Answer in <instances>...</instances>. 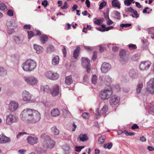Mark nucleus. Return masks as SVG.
<instances>
[{"mask_svg":"<svg viewBox=\"0 0 154 154\" xmlns=\"http://www.w3.org/2000/svg\"><path fill=\"white\" fill-rule=\"evenodd\" d=\"M63 149L65 152H67L69 150L70 148L69 146L66 145L63 147Z\"/></svg>","mask_w":154,"mask_h":154,"instance_id":"69168bd1","label":"nucleus"},{"mask_svg":"<svg viewBox=\"0 0 154 154\" xmlns=\"http://www.w3.org/2000/svg\"><path fill=\"white\" fill-rule=\"evenodd\" d=\"M84 47L88 52H91L93 49V47L84 46Z\"/></svg>","mask_w":154,"mask_h":154,"instance_id":"4d7b16f0","label":"nucleus"},{"mask_svg":"<svg viewBox=\"0 0 154 154\" xmlns=\"http://www.w3.org/2000/svg\"><path fill=\"white\" fill-rule=\"evenodd\" d=\"M80 51V48L78 47L75 49L73 53V57L75 58L76 59L78 56V55Z\"/></svg>","mask_w":154,"mask_h":154,"instance_id":"bb28decb","label":"nucleus"},{"mask_svg":"<svg viewBox=\"0 0 154 154\" xmlns=\"http://www.w3.org/2000/svg\"><path fill=\"white\" fill-rule=\"evenodd\" d=\"M112 146V143H110L109 144L107 143L104 144L103 145L105 149H110Z\"/></svg>","mask_w":154,"mask_h":154,"instance_id":"79ce46f5","label":"nucleus"},{"mask_svg":"<svg viewBox=\"0 0 154 154\" xmlns=\"http://www.w3.org/2000/svg\"><path fill=\"white\" fill-rule=\"evenodd\" d=\"M134 0H125L124 1V3L125 5L127 6L130 5L132 2L134 3L135 2H133Z\"/></svg>","mask_w":154,"mask_h":154,"instance_id":"72a5a7b5","label":"nucleus"},{"mask_svg":"<svg viewBox=\"0 0 154 154\" xmlns=\"http://www.w3.org/2000/svg\"><path fill=\"white\" fill-rule=\"evenodd\" d=\"M79 137L80 140L83 142L87 141L88 139L87 135L85 134H81Z\"/></svg>","mask_w":154,"mask_h":154,"instance_id":"a878e982","label":"nucleus"},{"mask_svg":"<svg viewBox=\"0 0 154 154\" xmlns=\"http://www.w3.org/2000/svg\"><path fill=\"white\" fill-rule=\"evenodd\" d=\"M14 39L16 43L18 44H22L23 41V39L22 38L16 36L14 37Z\"/></svg>","mask_w":154,"mask_h":154,"instance_id":"5701e85b","label":"nucleus"},{"mask_svg":"<svg viewBox=\"0 0 154 154\" xmlns=\"http://www.w3.org/2000/svg\"><path fill=\"white\" fill-rule=\"evenodd\" d=\"M51 131L52 133L55 135H58V129L56 126H54L51 128Z\"/></svg>","mask_w":154,"mask_h":154,"instance_id":"2f4dec72","label":"nucleus"},{"mask_svg":"<svg viewBox=\"0 0 154 154\" xmlns=\"http://www.w3.org/2000/svg\"><path fill=\"white\" fill-rule=\"evenodd\" d=\"M112 6L115 8H117L120 9L121 8V4L118 0H112Z\"/></svg>","mask_w":154,"mask_h":154,"instance_id":"412c9836","label":"nucleus"},{"mask_svg":"<svg viewBox=\"0 0 154 154\" xmlns=\"http://www.w3.org/2000/svg\"><path fill=\"white\" fill-rule=\"evenodd\" d=\"M55 49L53 46L50 45L47 48V51L48 52H51L54 51Z\"/></svg>","mask_w":154,"mask_h":154,"instance_id":"37998d69","label":"nucleus"},{"mask_svg":"<svg viewBox=\"0 0 154 154\" xmlns=\"http://www.w3.org/2000/svg\"><path fill=\"white\" fill-rule=\"evenodd\" d=\"M126 51L125 50H122L120 52V56L121 58L122 59H126Z\"/></svg>","mask_w":154,"mask_h":154,"instance_id":"b1692460","label":"nucleus"},{"mask_svg":"<svg viewBox=\"0 0 154 154\" xmlns=\"http://www.w3.org/2000/svg\"><path fill=\"white\" fill-rule=\"evenodd\" d=\"M140 58V56L138 54H136L133 55L131 58V60L133 61H137Z\"/></svg>","mask_w":154,"mask_h":154,"instance_id":"c9c22d12","label":"nucleus"},{"mask_svg":"<svg viewBox=\"0 0 154 154\" xmlns=\"http://www.w3.org/2000/svg\"><path fill=\"white\" fill-rule=\"evenodd\" d=\"M33 46L37 54H39L42 52L43 49L42 47L36 44H34Z\"/></svg>","mask_w":154,"mask_h":154,"instance_id":"aec40b11","label":"nucleus"},{"mask_svg":"<svg viewBox=\"0 0 154 154\" xmlns=\"http://www.w3.org/2000/svg\"><path fill=\"white\" fill-rule=\"evenodd\" d=\"M45 75L48 79L53 80H57L58 78V75L57 72H54L51 71L47 72Z\"/></svg>","mask_w":154,"mask_h":154,"instance_id":"9d476101","label":"nucleus"},{"mask_svg":"<svg viewBox=\"0 0 154 154\" xmlns=\"http://www.w3.org/2000/svg\"><path fill=\"white\" fill-rule=\"evenodd\" d=\"M105 138L106 137L105 136H101L98 139V143L100 144L102 143L104 141Z\"/></svg>","mask_w":154,"mask_h":154,"instance_id":"e433bc0d","label":"nucleus"},{"mask_svg":"<svg viewBox=\"0 0 154 154\" xmlns=\"http://www.w3.org/2000/svg\"><path fill=\"white\" fill-rule=\"evenodd\" d=\"M112 79L109 75H106L105 77L104 82L108 83L110 84L112 82Z\"/></svg>","mask_w":154,"mask_h":154,"instance_id":"c85d7f7f","label":"nucleus"},{"mask_svg":"<svg viewBox=\"0 0 154 154\" xmlns=\"http://www.w3.org/2000/svg\"><path fill=\"white\" fill-rule=\"evenodd\" d=\"M24 79L27 84L31 85H36L37 83V79L33 76L25 77Z\"/></svg>","mask_w":154,"mask_h":154,"instance_id":"6e6552de","label":"nucleus"},{"mask_svg":"<svg viewBox=\"0 0 154 154\" xmlns=\"http://www.w3.org/2000/svg\"><path fill=\"white\" fill-rule=\"evenodd\" d=\"M27 33H28V38L30 39L32 38L35 35V34L32 31H27Z\"/></svg>","mask_w":154,"mask_h":154,"instance_id":"4c0bfd02","label":"nucleus"},{"mask_svg":"<svg viewBox=\"0 0 154 154\" xmlns=\"http://www.w3.org/2000/svg\"><path fill=\"white\" fill-rule=\"evenodd\" d=\"M146 90L151 94H154V78L150 79L147 82Z\"/></svg>","mask_w":154,"mask_h":154,"instance_id":"423d86ee","label":"nucleus"},{"mask_svg":"<svg viewBox=\"0 0 154 154\" xmlns=\"http://www.w3.org/2000/svg\"><path fill=\"white\" fill-rule=\"evenodd\" d=\"M41 137L44 140L42 144L44 148L51 149L55 145V142L51 140L50 137L46 134H42Z\"/></svg>","mask_w":154,"mask_h":154,"instance_id":"7ed1b4c3","label":"nucleus"},{"mask_svg":"<svg viewBox=\"0 0 154 154\" xmlns=\"http://www.w3.org/2000/svg\"><path fill=\"white\" fill-rule=\"evenodd\" d=\"M31 27V25L29 24H26L25 25L23 26V28L25 29H30Z\"/></svg>","mask_w":154,"mask_h":154,"instance_id":"0e129e2a","label":"nucleus"},{"mask_svg":"<svg viewBox=\"0 0 154 154\" xmlns=\"http://www.w3.org/2000/svg\"><path fill=\"white\" fill-rule=\"evenodd\" d=\"M0 10L5 11L7 10L6 6L3 3L0 4Z\"/></svg>","mask_w":154,"mask_h":154,"instance_id":"7c9ffc66","label":"nucleus"},{"mask_svg":"<svg viewBox=\"0 0 154 154\" xmlns=\"http://www.w3.org/2000/svg\"><path fill=\"white\" fill-rule=\"evenodd\" d=\"M17 120V118L15 115L12 114L7 116L5 119L6 124L9 125L14 123L16 122Z\"/></svg>","mask_w":154,"mask_h":154,"instance_id":"39448f33","label":"nucleus"},{"mask_svg":"<svg viewBox=\"0 0 154 154\" xmlns=\"http://www.w3.org/2000/svg\"><path fill=\"white\" fill-rule=\"evenodd\" d=\"M20 117L23 121L28 123H35L39 121L41 119V115L39 112L35 110L26 109L21 112Z\"/></svg>","mask_w":154,"mask_h":154,"instance_id":"f257e3e1","label":"nucleus"},{"mask_svg":"<svg viewBox=\"0 0 154 154\" xmlns=\"http://www.w3.org/2000/svg\"><path fill=\"white\" fill-rule=\"evenodd\" d=\"M82 66L86 68L87 72L89 73L91 69L90 60L88 58L83 57L82 58Z\"/></svg>","mask_w":154,"mask_h":154,"instance_id":"1a4fd4ad","label":"nucleus"},{"mask_svg":"<svg viewBox=\"0 0 154 154\" xmlns=\"http://www.w3.org/2000/svg\"><path fill=\"white\" fill-rule=\"evenodd\" d=\"M11 141L10 138L7 137L4 134L0 135V143H5Z\"/></svg>","mask_w":154,"mask_h":154,"instance_id":"dca6fc26","label":"nucleus"},{"mask_svg":"<svg viewBox=\"0 0 154 154\" xmlns=\"http://www.w3.org/2000/svg\"><path fill=\"white\" fill-rule=\"evenodd\" d=\"M7 14L10 16H13L14 14L13 11L11 10H9L8 11Z\"/></svg>","mask_w":154,"mask_h":154,"instance_id":"6e6d98bb","label":"nucleus"},{"mask_svg":"<svg viewBox=\"0 0 154 154\" xmlns=\"http://www.w3.org/2000/svg\"><path fill=\"white\" fill-rule=\"evenodd\" d=\"M68 8V4L66 2H64V5L61 7V8L63 9H65Z\"/></svg>","mask_w":154,"mask_h":154,"instance_id":"bf43d9fd","label":"nucleus"},{"mask_svg":"<svg viewBox=\"0 0 154 154\" xmlns=\"http://www.w3.org/2000/svg\"><path fill=\"white\" fill-rule=\"evenodd\" d=\"M128 46L129 49L132 50L135 49L137 48L136 45L131 44L128 45Z\"/></svg>","mask_w":154,"mask_h":154,"instance_id":"de8ad7c7","label":"nucleus"},{"mask_svg":"<svg viewBox=\"0 0 154 154\" xmlns=\"http://www.w3.org/2000/svg\"><path fill=\"white\" fill-rule=\"evenodd\" d=\"M149 105L150 110L153 112H154V106L152 105L150 103H149Z\"/></svg>","mask_w":154,"mask_h":154,"instance_id":"774afa93","label":"nucleus"},{"mask_svg":"<svg viewBox=\"0 0 154 154\" xmlns=\"http://www.w3.org/2000/svg\"><path fill=\"white\" fill-rule=\"evenodd\" d=\"M129 75L132 79H137L138 76V74L137 70L134 69L131 70L129 72Z\"/></svg>","mask_w":154,"mask_h":154,"instance_id":"a211bd4d","label":"nucleus"},{"mask_svg":"<svg viewBox=\"0 0 154 154\" xmlns=\"http://www.w3.org/2000/svg\"><path fill=\"white\" fill-rule=\"evenodd\" d=\"M62 112L63 113V115L64 116H66L67 115H69L70 114V113L68 111V110L65 109H62Z\"/></svg>","mask_w":154,"mask_h":154,"instance_id":"a18cd8bd","label":"nucleus"},{"mask_svg":"<svg viewBox=\"0 0 154 154\" xmlns=\"http://www.w3.org/2000/svg\"><path fill=\"white\" fill-rule=\"evenodd\" d=\"M6 70L3 68L0 67V75L3 76L6 74Z\"/></svg>","mask_w":154,"mask_h":154,"instance_id":"473e14b6","label":"nucleus"},{"mask_svg":"<svg viewBox=\"0 0 154 154\" xmlns=\"http://www.w3.org/2000/svg\"><path fill=\"white\" fill-rule=\"evenodd\" d=\"M60 47L63 48L62 50V52L63 54V57H66V55L67 51L66 49L64 46L63 45H61Z\"/></svg>","mask_w":154,"mask_h":154,"instance_id":"49530a36","label":"nucleus"},{"mask_svg":"<svg viewBox=\"0 0 154 154\" xmlns=\"http://www.w3.org/2000/svg\"><path fill=\"white\" fill-rule=\"evenodd\" d=\"M73 82V80L71 75H69L66 77L65 83L67 85H69Z\"/></svg>","mask_w":154,"mask_h":154,"instance_id":"4be33fe9","label":"nucleus"},{"mask_svg":"<svg viewBox=\"0 0 154 154\" xmlns=\"http://www.w3.org/2000/svg\"><path fill=\"white\" fill-rule=\"evenodd\" d=\"M22 94V99L24 101L27 103L31 102L32 95L29 92L26 91H24Z\"/></svg>","mask_w":154,"mask_h":154,"instance_id":"0eeeda50","label":"nucleus"},{"mask_svg":"<svg viewBox=\"0 0 154 154\" xmlns=\"http://www.w3.org/2000/svg\"><path fill=\"white\" fill-rule=\"evenodd\" d=\"M147 31L148 33L151 35L154 34V27H151L148 28Z\"/></svg>","mask_w":154,"mask_h":154,"instance_id":"c03bdc74","label":"nucleus"},{"mask_svg":"<svg viewBox=\"0 0 154 154\" xmlns=\"http://www.w3.org/2000/svg\"><path fill=\"white\" fill-rule=\"evenodd\" d=\"M89 114L87 112H84L82 114L83 117L85 119H88L89 118Z\"/></svg>","mask_w":154,"mask_h":154,"instance_id":"5fc2aeb1","label":"nucleus"},{"mask_svg":"<svg viewBox=\"0 0 154 154\" xmlns=\"http://www.w3.org/2000/svg\"><path fill=\"white\" fill-rule=\"evenodd\" d=\"M120 102V98L116 95L112 96L110 99L109 103L111 105H115Z\"/></svg>","mask_w":154,"mask_h":154,"instance_id":"ddd939ff","label":"nucleus"},{"mask_svg":"<svg viewBox=\"0 0 154 154\" xmlns=\"http://www.w3.org/2000/svg\"><path fill=\"white\" fill-rule=\"evenodd\" d=\"M143 87L142 84H139L137 86L136 91L138 93H139L141 92V89Z\"/></svg>","mask_w":154,"mask_h":154,"instance_id":"58836bf2","label":"nucleus"},{"mask_svg":"<svg viewBox=\"0 0 154 154\" xmlns=\"http://www.w3.org/2000/svg\"><path fill=\"white\" fill-rule=\"evenodd\" d=\"M112 94V88L110 87H108L101 91L100 96L103 100H106L108 99Z\"/></svg>","mask_w":154,"mask_h":154,"instance_id":"20e7f679","label":"nucleus"},{"mask_svg":"<svg viewBox=\"0 0 154 154\" xmlns=\"http://www.w3.org/2000/svg\"><path fill=\"white\" fill-rule=\"evenodd\" d=\"M124 132L126 136H134L135 134V133L134 132L131 133L128 132L126 130L124 131Z\"/></svg>","mask_w":154,"mask_h":154,"instance_id":"3c124183","label":"nucleus"},{"mask_svg":"<svg viewBox=\"0 0 154 154\" xmlns=\"http://www.w3.org/2000/svg\"><path fill=\"white\" fill-rule=\"evenodd\" d=\"M138 128L139 126L136 124H134L131 127V128L132 130L137 129Z\"/></svg>","mask_w":154,"mask_h":154,"instance_id":"e2e57ef3","label":"nucleus"},{"mask_svg":"<svg viewBox=\"0 0 154 154\" xmlns=\"http://www.w3.org/2000/svg\"><path fill=\"white\" fill-rule=\"evenodd\" d=\"M104 45H100V51L101 52H103L104 51Z\"/></svg>","mask_w":154,"mask_h":154,"instance_id":"680f3d73","label":"nucleus"},{"mask_svg":"<svg viewBox=\"0 0 154 154\" xmlns=\"http://www.w3.org/2000/svg\"><path fill=\"white\" fill-rule=\"evenodd\" d=\"M49 93L53 97H55L58 95V85L54 86L51 89L50 88Z\"/></svg>","mask_w":154,"mask_h":154,"instance_id":"f3484780","label":"nucleus"},{"mask_svg":"<svg viewBox=\"0 0 154 154\" xmlns=\"http://www.w3.org/2000/svg\"><path fill=\"white\" fill-rule=\"evenodd\" d=\"M115 18L119 20L120 18V14L118 12L116 11L114 14Z\"/></svg>","mask_w":154,"mask_h":154,"instance_id":"8fccbe9b","label":"nucleus"},{"mask_svg":"<svg viewBox=\"0 0 154 154\" xmlns=\"http://www.w3.org/2000/svg\"><path fill=\"white\" fill-rule=\"evenodd\" d=\"M40 41L42 43H45L48 40V37L45 35H42L40 37Z\"/></svg>","mask_w":154,"mask_h":154,"instance_id":"393cba45","label":"nucleus"},{"mask_svg":"<svg viewBox=\"0 0 154 154\" xmlns=\"http://www.w3.org/2000/svg\"><path fill=\"white\" fill-rule=\"evenodd\" d=\"M131 23L121 24L120 25V27L123 28L124 27H128L131 26Z\"/></svg>","mask_w":154,"mask_h":154,"instance_id":"603ef678","label":"nucleus"},{"mask_svg":"<svg viewBox=\"0 0 154 154\" xmlns=\"http://www.w3.org/2000/svg\"><path fill=\"white\" fill-rule=\"evenodd\" d=\"M50 88L48 85H42L40 87V90L42 92L44 93H49Z\"/></svg>","mask_w":154,"mask_h":154,"instance_id":"6ab92c4d","label":"nucleus"},{"mask_svg":"<svg viewBox=\"0 0 154 154\" xmlns=\"http://www.w3.org/2000/svg\"><path fill=\"white\" fill-rule=\"evenodd\" d=\"M108 106L106 105H104L100 110L101 113L105 114L108 111Z\"/></svg>","mask_w":154,"mask_h":154,"instance_id":"c756f323","label":"nucleus"},{"mask_svg":"<svg viewBox=\"0 0 154 154\" xmlns=\"http://www.w3.org/2000/svg\"><path fill=\"white\" fill-rule=\"evenodd\" d=\"M134 9L130 7L129 8H126L125 10V11L128 13H132Z\"/></svg>","mask_w":154,"mask_h":154,"instance_id":"864d4df0","label":"nucleus"},{"mask_svg":"<svg viewBox=\"0 0 154 154\" xmlns=\"http://www.w3.org/2000/svg\"><path fill=\"white\" fill-rule=\"evenodd\" d=\"M97 57V53L96 52H93V54L92 57L91 61L93 60V61H94V60H95Z\"/></svg>","mask_w":154,"mask_h":154,"instance_id":"052dcab7","label":"nucleus"},{"mask_svg":"<svg viewBox=\"0 0 154 154\" xmlns=\"http://www.w3.org/2000/svg\"><path fill=\"white\" fill-rule=\"evenodd\" d=\"M48 4V1L47 0H45L42 3V5L45 7L47 6Z\"/></svg>","mask_w":154,"mask_h":154,"instance_id":"338daca9","label":"nucleus"},{"mask_svg":"<svg viewBox=\"0 0 154 154\" xmlns=\"http://www.w3.org/2000/svg\"><path fill=\"white\" fill-rule=\"evenodd\" d=\"M37 66L36 62L31 59H28L21 65L23 69L26 71L30 72L33 70Z\"/></svg>","mask_w":154,"mask_h":154,"instance_id":"f03ea898","label":"nucleus"},{"mask_svg":"<svg viewBox=\"0 0 154 154\" xmlns=\"http://www.w3.org/2000/svg\"><path fill=\"white\" fill-rule=\"evenodd\" d=\"M103 18L101 19H97L95 20H94V23L98 25H100V24L103 23Z\"/></svg>","mask_w":154,"mask_h":154,"instance_id":"a19ab883","label":"nucleus"},{"mask_svg":"<svg viewBox=\"0 0 154 154\" xmlns=\"http://www.w3.org/2000/svg\"><path fill=\"white\" fill-rule=\"evenodd\" d=\"M51 114L53 117H56L58 116V109L55 108L52 109Z\"/></svg>","mask_w":154,"mask_h":154,"instance_id":"cd10ccee","label":"nucleus"},{"mask_svg":"<svg viewBox=\"0 0 154 154\" xmlns=\"http://www.w3.org/2000/svg\"><path fill=\"white\" fill-rule=\"evenodd\" d=\"M106 3L105 1H103L99 5V9H102L103 8L106 6Z\"/></svg>","mask_w":154,"mask_h":154,"instance_id":"09e8293b","label":"nucleus"},{"mask_svg":"<svg viewBox=\"0 0 154 154\" xmlns=\"http://www.w3.org/2000/svg\"><path fill=\"white\" fill-rule=\"evenodd\" d=\"M151 64V62L149 61L141 62L139 65L140 69L143 71L146 70L149 68Z\"/></svg>","mask_w":154,"mask_h":154,"instance_id":"9b49d317","label":"nucleus"},{"mask_svg":"<svg viewBox=\"0 0 154 154\" xmlns=\"http://www.w3.org/2000/svg\"><path fill=\"white\" fill-rule=\"evenodd\" d=\"M97 77L96 75H94L92 76L91 79V82L92 84L95 85L97 82Z\"/></svg>","mask_w":154,"mask_h":154,"instance_id":"ea45409f","label":"nucleus"},{"mask_svg":"<svg viewBox=\"0 0 154 154\" xmlns=\"http://www.w3.org/2000/svg\"><path fill=\"white\" fill-rule=\"evenodd\" d=\"M111 67L110 63L105 62L101 66L100 69L101 72L104 73H106L110 69Z\"/></svg>","mask_w":154,"mask_h":154,"instance_id":"f8f14e48","label":"nucleus"},{"mask_svg":"<svg viewBox=\"0 0 154 154\" xmlns=\"http://www.w3.org/2000/svg\"><path fill=\"white\" fill-rule=\"evenodd\" d=\"M58 63V56H56L53 59L52 64L53 65H57Z\"/></svg>","mask_w":154,"mask_h":154,"instance_id":"f704fd0d","label":"nucleus"},{"mask_svg":"<svg viewBox=\"0 0 154 154\" xmlns=\"http://www.w3.org/2000/svg\"><path fill=\"white\" fill-rule=\"evenodd\" d=\"M28 143L30 144L34 145L36 144L38 142V139L36 137L29 136L27 138Z\"/></svg>","mask_w":154,"mask_h":154,"instance_id":"2eb2a0df","label":"nucleus"},{"mask_svg":"<svg viewBox=\"0 0 154 154\" xmlns=\"http://www.w3.org/2000/svg\"><path fill=\"white\" fill-rule=\"evenodd\" d=\"M18 107V104L15 101H11L9 104V109L10 111L14 112L15 111Z\"/></svg>","mask_w":154,"mask_h":154,"instance_id":"4468645a","label":"nucleus"},{"mask_svg":"<svg viewBox=\"0 0 154 154\" xmlns=\"http://www.w3.org/2000/svg\"><path fill=\"white\" fill-rule=\"evenodd\" d=\"M26 133L25 132H20L17 135V139H19L20 137L23 136L25 134H26Z\"/></svg>","mask_w":154,"mask_h":154,"instance_id":"13d9d810","label":"nucleus"}]
</instances>
